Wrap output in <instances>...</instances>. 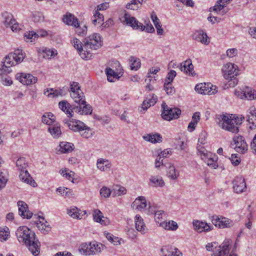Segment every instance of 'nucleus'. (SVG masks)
<instances>
[{
	"mask_svg": "<svg viewBox=\"0 0 256 256\" xmlns=\"http://www.w3.org/2000/svg\"><path fill=\"white\" fill-rule=\"evenodd\" d=\"M18 240L23 243L34 256H37L40 252V242L36 238L34 232L27 226H20L16 232Z\"/></svg>",
	"mask_w": 256,
	"mask_h": 256,
	"instance_id": "f257e3e1",
	"label": "nucleus"
},
{
	"mask_svg": "<svg viewBox=\"0 0 256 256\" xmlns=\"http://www.w3.org/2000/svg\"><path fill=\"white\" fill-rule=\"evenodd\" d=\"M244 116H228L220 114L217 116V123L222 128L232 133H237L239 131L238 126L242 120Z\"/></svg>",
	"mask_w": 256,
	"mask_h": 256,
	"instance_id": "f03ea898",
	"label": "nucleus"
},
{
	"mask_svg": "<svg viewBox=\"0 0 256 256\" xmlns=\"http://www.w3.org/2000/svg\"><path fill=\"white\" fill-rule=\"evenodd\" d=\"M222 72L224 78L228 80L224 84V88H234L237 85L238 80L236 76L239 74L238 67L237 65L228 62L222 66Z\"/></svg>",
	"mask_w": 256,
	"mask_h": 256,
	"instance_id": "7ed1b4c3",
	"label": "nucleus"
},
{
	"mask_svg": "<svg viewBox=\"0 0 256 256\" xmlns=\"http://www.w3.org/2000/svg\"><path fill=\"white\" fill-rule=\"evenodd\" d=\"M26 56L25 53L21 49H17L12 53L9 54L5 57L2 62V68L6 70V72L9 73L10 70H8L12 66L18 64L23 61Z\"/></svg>",
	"mask_w": 256,
	"mask_h": 256,
	"instance_id": "20e7f679",
	"label": "nucleus"
},
{
	"mask_svg": "<svg viewBox=\"0 0 256 256\" xmlns=\"http://www.w3.org/2000/svg\"><path fill=\"white\" fill-rule=\"evenodd\" d=\"M232 242L225 240L220 245L218 246L216 242L208 243L206 248L208 251H212V256H228L230 250Z\"/></svg>",
	"mask_w": 256,
	"mask_h": 256,
	"instance_id": "39448f33",
	"label": "nucleus"
},
{
	"mask_svg": "<svg viewBox=\"0 0 256 256\" xmlns=\"http://www.w3.org/2000/svg\"><path fill=\"white\" fill-rule=\"evenodd\" d=\"M83 42V46L86 51L96 50L100 48L102 46V38L100 34L94 33L84 38Z\"/></svg>",
	"mask_w": 256,
	"mask_h": 256,
	"instance_id": "423d86ee",
	"label": "nucleus"
},
{
	"mask_svg": "<svg viewBox=\"0 0 256 256\" xmlns=\"http://www.w3.org/2000/svg\"><path fill=\"white\" fill-rule=\"evenodd\" d=\"M162 118L166 120H170L172 119H176L179 117L181 114V110L178 108H170L165 102L162 104Z\"/></svg>",
	"mask_w": 256,
	"mask_h": 256,
	"instance_id": "0eeeda50",
	"label": "nucleus"
},
{
	"mask_svg": "<svg viewBox=\"0 0 256 256\" xmlns=\"http://www.w3.org/2000/svg\"><path fill=\"white\" fill-rule=\"evenodd\" d=\"M78 106H73L74 110L80 114H90L92 111L90 105L87 104L84 97L80 99V101L74 102Z\"/></svg>",
	"mask_w": 256,
	"mask_h": 256,
	"instance_id": "6e6552de",
	"label": "nucleus"
},
{
	"mask_svg": "<svg viewBox=\"0 0 256 256\" xmlns=\"http://www.w3.org/2000/svg\"><path fill=\"white\" fill-rule=\"evenodd\" d=\"M121 22L134 29H140L142 30H144V26L138 22L135 18L132 16L128 12H125L124 16L120 18Z\"/></svg>",
	"mask_w": 256,
	"mask_h": 256,
	"instance_id": "1a4fd4ad",
	"label": "nucleus"
},
{
	"mask_svg": "<svg viewBox=\"0 0 256 256\" xmlns=\"http://www.w3.org/2000/svg\"><path fill=\"white\" fill-rule=\"evenodd\" d=\"M216 86L210 83L199 84L196 86V90L200 94L212 95L217 92Z\"/></svg>",
	"mask_w": 256,
	"mask_h": 256,
	"instance_id": "9d476101",
	"label": "nucleus"
},
{
	"mask_svg": "<svg viewBox=\"0 0 256 256\" xmlns=\"http://www.w3.org/2000/svg\"><path fill=\"white\" fill-rule=\"evenodd\" d=\"M72 44L74 48L77 50L80 56L82 59L88 60L92 57V54L91 51H86L82 42L78 39L74 38Z\"/></svg>",
	"mask_w": 256,
	"mask_h": 256,
	"instance_id": "9b49d317",
	"label": "nucleus"
},
{
	"mask_svg": "<svg viewBox=\"0 0 256 256\" xmlns=\"http://www.w3.org/2000/svg\"><path fill=\"white\" fill-rule=\"evenodd\" d=\"M71 98L74 100L80 101V99L84 98V93L80 90V87L77 82H72L70 83V90H69Z\"/></svg>",
	"mask_w": 256,
	"mask_h": 256,
	"instance_id": "f8f14e48",
	"label": "nucleus"
},
{
	"mask_svg": "<svg viewBox=\"0 0 256 256\" xmlns=\"http://www.w3.org/2000/svg\"><path fill=\"white\" fill-rule=\"evenodd\" d=\"M16 78L24 85H30L36 84L38 78L30 74L18 73L16 75Z\"/></svg>",
	"mask_w": 256,
	"mask_h": 256,
	"instance_id": "ddd939ff",
	"label": "nucleus"
},
{
	"mask_svg": "<svg viewBox=\"0 0 256 256\" xmlns=\"http://www.w3.org/2000/svg\"><path fill=\"white\" fill-rule=\"evenodd\" d=\"M233 141L236 144L235 150L236 152L244 154L248 150V144L242 136H236L233 138Z\"/></svg>",
	"mask_w": 256,
	"mask_h": 256,
	"instance_id": "4468645a",
	"label": "nucleus"
},
{
	"mask_svg": "<svg viewBox=\"0 0 256 256\" xmlns=\"http://www.w3.org/2000/svg\"><path fill=\"white\" fill-rule=\"evenodd\" d=\"M18 206L19 214L23 218L30 219L32 218V213L28 210V204L25 202L21 200L18 201Z\"/></svg>",
	"mask_w": 256,
	"mask_h": 256,
	"instance_id": "2eb2a0df",
	"label": "nucleus"
},
{
	"mask_svg": "<svg viewBox=\"0 0 256 256\" xmlns=\"http://www.w3.org/2000/svg\"><path fill=\"white\" fill-rule=\"evenodd\" d=\"M233 188L236 193H240L246 188L244 179L242 177H236L233 180Z\"/></svg>",
	"mask_w": 256,
	"mask_h": 256,
	"instance_id": "dca6fc26",
	"label": "nucleus"
},
{
	"mask_svg": "<svg viewBox=\"0 0 256 256\" xmlns=\"http://www.w3.org/2000/svg\"><path fill=\"white\" fill-rule=\"evenodd\" d=\"M178 67L181 71L184 72L189 76H194L195 75L194 71V66L190 59L187 60L180 64Z\"/></svg>",
	"mask_w": 256,
	"mask_h": 256,
	"instance_id": "f3484780",
	"label": "nucleus"
},
{
	"mask_svg": "<svg viewBox=\"0 0 256 256\" xmlns=\"http://www.w3.org/2000/svg\"><path fill=\"white\" fill-rule=\"evenodd\" d=\"M178 67L181 71L184 72L189 76H194L195 75L194 71V66L190 59L187 60L180 64Z\"/></svg>",
	"mask_w": 256,
	"mask_h": 256,
	"instance_id": "a211bd4d",
	"label": "nucleus"
},
{
	"mask_svg": "<svg viewBox=\"0 0 256 256\" xmlns=\"http://www.w3.org/2000/svg\"><path fill=\"white\" fill-rule=\"evenodd\" d=\"M38 218L36 222V226L42 234H47L50 230L51 227L43 216H38Z\"/></svg>",
	"mask_w": 256,
	"mask_h": 256,
	"instance_id": "6ab92c4d",
	"label": "nucleus"
},
{
	"mask_svg": "<svg viewBox=\"0 0 256 256\" xmlns=\"http://www.w3.org/2000/svg\"><path fill=\"white\" fill-rule=\"evenodd\" d=\"M64 122L66 124H68L69 128L74 132H80L82 130V128L86 127V124L80 120L72 119L70 122H68L66 120Z\"/></svg>",
	"mask_w": 256,
	"mask_h": 256,
	"instance_id": "aec40b11",
	"label": "nucleus"
},
{
	"mask_svg": "<svg viewBox=\"0 0 256 256\" xmlns=\"http://www.w3.org/2000/svg\"><path fill=\"white\" fill-rule=\"evenodd\" d=\"M192 37L194 40L206 45L210 42L206 34L202 30H196L192 34Z\"/></svg>",
	"mask_w": 256,
	"mask_h": 256,
	"instance_id": "412c9836",
	"label": "nucleus"
},
{
	"mask_svg": "<svg viewBox=\"0 0 256 256\" xmlns=\"http://www.w3.org/2000/svg\"><path fill=\"white\" fill-rule=\"evenodd\" d=\"M160 251L164 256H182V254L178 248L172 246H166L162 248Z\"/></svg>",
	"mask_w": 256,
	"mask_h": 256,
	"instance_id": "4be33fe9",
	"label": "nucleus"
},
{
	"mask_svg": "<svg viewBox=\"0 0 256 256\" xmlns=\"http://www.w3.org/2000/svg\"><path fill=\"white\" fill-rule=\"evenodd\" d=\"M148 184L150 186L155 188H162L164 186L165 182L163 178L159 176H152L149 178Z\"/></svg>",
	"mask_w": 256,
	"mask_h": 256,
	"instance_id": "5701e85b",
	"label": "nucleus"
},
{
	"mask_svg": "<svg viewBox=\"0 0 256 256\" xmlns=\"http://www.w3.org/2000/svg\"><path fill=\"white\" fill-rule=\"evenodd\" d=\"M44 94L48 98L62 96L66 95V92L64 88L60 89L48 88L44 90Z\"/></svg>",
	"mask_w": 256,
	"mask_h": 256,
	"instance_id": "b1692460",
	"label": "nucleus"
},
{
	"mask_svg": "<svg viewBox=\"0 0 256 256\" xmlns=\"http://www.w3.org/2000/svg\"><path fill=\"white\" fill-rule=\"evenodd\" d=\"M62 20L63 22L68 26H71L74 27L78 26V19L72 14L67 13L64 15Z\"/></svg>",
	"mask_w": 256,
	"mask_h": 256,
	"instance_id": "393cba45",
	"label": "nucleus"
},
{
	"mask_svg": "<svg viewBox=\"0 0 256 256\" xmlns=\"http://www.w3.org/2000/svg\"><path fill=\"white\" fill-rule=\"evenodd\" d=\"M59 108L66 114L68 116L71 118L72 116V112H74L73 109V106H71L67 101L62 100L58 104Z\"/></svg>",
	"mask_w": 256,
	"mask_h": 256,
	"instance_id": "a878e982",
	"label": "nucleus"
},
{
	"mask_svg": "<svg viewBox=\"0 0 256 256\" xmlns=\"http://www.w3.org/2000/svg\"><path fill=\"white\" fill-rule=\"evenodd\" d=\"M20 173L19 176L22 182L35 186L36 183L31 177L27 170H24V172H20Z\"/></svg>",
	"mask_w": 256,
	"mask_h": 256,
	"instance_id": "bb28decb",
	"label": "nucleus"
},
{
	"mask_svg": "<svg viewBox=\"0 0 256 256\" xmlns=\"http://www.w3.org/2000/svg\"><path fill=\"white\" fill-rule=\"evenodd\" d=\"M134 222L136 230L142 234H144L146 231V228L143 218L140 215L136 214L134 218Z\"/></svg>",
	"mask_w": 256,
	"mask_h": 256,
	"instance_id": "cd10ccee",
	"label": "nucleus"
},
{
	"mask_svg": "<svg viewBox=\"0 0 256 256\" xmlns=\"http://www.w3.org/2000/svg\"><path fill=\"white\" fill-rule=\"evenodd\" d=\"M144 139L153 144L160 142L162 141V138L158 133L147 134L143 136Z\"/></svg>",
	"mask_w": 256,
	"mask_h": 256,
	"instance_id": "c85d7f7f",
	"label": "nucleus"
},
{
	"mask_svg": "<svg viewBox=\"0 0 256 256\" xmlns=\"http://www.w3.org/2000/svg\"><path fill=\"white\" fill-rule=\"evenodd\" d=\"M132 206L133 208L141 210L146 206V202L144 196H139L132 202Z\"/></svg>",
	"mask_w": 256,
	"mask_h": 256,
	"instance_id": "c756f323",
	"label": "nucleus"
},
{
	"mask_svg": "<svg viewBox=\"0 0 256 256\" xmlns=\"http://www.w3.org/2000/svg\"><path fill=\"white\" fill-rule=\"evenodd\" d=\"M158 100L157 96L152 94L150 96V98H146V100H144L142 104V108L144 110H146L149 107L152 106H154L156 102Z\"/></svg>",
	"mask_w": 256,
	"mask_h": 256,
	"instance_id": "7c9ffc66",
	"label": "nucleus"
},
{
	"mask_svg": "<svg viewBox=\"0 0 256 256\" xmlns=\"http://www.w3.org/2000/svg\"><path fill=\"white\" fill-rule=\"evenodd\" d=\"M48 131L54 138H58L62 134L60 126L57 124L50 125L48 128Z\"/></svg>",
	"mask_w": 256,
	"mask_h": 256,
	"instance_id": "2f4dec72",
	"label": "nucleus"
},
{
	"mask_svg": "<svg viewBox=\"0 0 256 256\" xmlns=\"http://www.w3.org/2000/svg\"><path fill=\"white\" fill-rule=\"evenodd\" d=\"M193 224L196 230L200 232L204 231L208 232L211 229L210 226L205 222L196 220L193 222Z\"/></svg>",
	"mask_w": 256,
	"mask_h": 256,
	"instance_id": "473e14b6",
	"label": "nucleus"
},
{
	"mask_svg": "<svg viewBox=\"0 0 256 256\" xmlns=\"http://www.w3.org/2000/svg\"><path fill=\"white\" fill-rule=\"evenodd\" d=\"M93 218L95 222L102 224L106 225L108 219L104 216L102 213L98 209L95 210L93 212Z\"/></svg>",
	"mask_w": 256,
	"mask_h": 256,
	"instance_id": "72a5a7b5",
	"label": "nucleus"
},
{
	"mask_svg": "<svg viewBox=\"0 0 256 256\" xmlns=\"http://www.w3.org/2000/svg\"><path fill=\"white\" fill-rule=\"evenodd\" d=\"M212 154H210L208 156L202 158V159L203 160L208 166L216 169L218 166V164L216 162L218 158L216 156L215 154L212 157Z\"/></svg>",
	"mask_w": 256,
	"mask_h": 256,
	"instance_id": "f704fd0d",
	"label": "nucleus"
},
{
	"mask_svg": "<svg viewBox=\"0 0 256 256\" xmlns=\"http://www.w3.org/2000/svg\"><path fill=\"white\" fill-rule=\"evenodd\" d=\"M96 166L102 172L106 171L111 167V164L108 161L103 158H99L97 160Z\"/></svg>",
	"mask_w": 256,
	"mask_h": 256,
	"instance_id": "c9c22d12",
	"label": "nucleus"
},
{
	"mask_svg": "<svg viewBox=\"0 0 256 256\" xmlns=\"http://www.w3.org/2000/svg\"><path fill=\"white\" fill-rule=\"evenodd\" d=\"M166 176L170 180H174L178 178L180 172L174 165H170L167 170Z\"/></svg>",
	"mask_w": 256,
	"mask_h": 256,
	"instance_id": "e433bc0d",
	"label": "nucleus"
},
{
	"mask_svg": "<svg viewBox=\"0 0 256 256\" xmlns=\"http://www.w3.org/2000/svg\"><path fill=\"white\" fill-rule=\"evenodd\" d=\"M74 146L72 144L62 142L60 144V150L62 153H68L74 150Z\"/></svg>",
	"mask_w": 256,
	"mask_h": 256,
	"instance_id": "4c0bfd02",
	"label": "nucleus"
},
{
	"mask_svg": "<svg viewBox=\"0 0 256 256\" xmlns=\"http://www.w3.org/2000/svg\"><path fill=\"white\" fill-rule=\"evenodd\" d=\"M16 166L19 172H24V170H27L28 166V162L26 158L23 157L19 158L16 162Z\"/></svg>",
	"mask_w": 256,
	"mask_h": 256,
	"instance_id": "58836bf2",
	"label": "nucleus"
},
{
	"mask_svg": "<svg viewBox=\"0 0 256 256\" xmlns=\"http://www.w3.org/2000/svg\"><path fill=\"white\" fill-rule=\"evenodd\" d=\"M2 18L3 22L6 27H9L16 21L12 14L10 12H4L2 14Z\"/></svg>",
	"mask_w": 256,
	"mask_h": 256,
	"instance_id": "ea45409f",
	"label": "nucleus"
},
{
	"mask_svg": "<svg viewBox=\"0 0 256 256\" xmlns=\"http://www.w3.org/2000/svg\"><path fill=\"white\" fill-rule=\"evenodd\" d=\"M90 243H82V244L78 248L79 252L84 256L92 255V252L90 248Z\"/></svg>",
	"mask_w": 256,
	"mask_h": 256,
	"instance_id": "a19ab883",
	"label": "nucleus"
},
{
	"mask_svg": "<svg viewBox=\"0 0 256 256\" xmlns=\"http://www.w3.org/2000/svg\"><path fill=\"white\" fill-rule=\"evenodd\" d=\"M151 18L156 29L157 34L158 35H162L164 32V30L162 28V24L160 20L156 14H152Z\"/></svg>",
	"mask_w": 256,
	"mask_h": 256,
	"instance_id": "79ce46f5",
	"label": "nucleus"
},
{
	"mask_svg": "<svg viewBox=\"0 0 256 256\" xmlns=\"http://www.w3.org/2000/svg\"><path fill=\"white\" fill-rule=\"evenodd\" d=\"M160 226L162 227L165 230H176L178 228L177 223L173 220L160 222Z\"/></svg>",
	"mask_w": 256,
	"mask_h": 256,
	"instance_id": "37998d69",
	"label": "nucleus"
},
{
	"mask_svg": "<svg viewBox=\"0 0 256 256\" xmlns=\"http://www.w3.org/2000/svg\"><path fill=\"white\" fill-rule=\"evenodd\" d=\"M245 99L252 100L256 98V90L251 88L245 86Z\"/></svg>",
	"mask_w": 256,
	"mask_h": 256,
	"instance_id": "c03bdc74",
	"label": "nucleus"
},
{
	"mask_svg": "<svg viewBox=\"0 0 256 256\" xmlns=\"http://www.w3.org/2000/svg\"><path fill=\"white\" fill-rule=\"evenodd\" d=\"M56 192L65 197L71 198L73 196L72 191L67 188L60 187L56 189Z\"/></svg>",
	"mask_w": 256,
	"mask_h": 256,
	"instance_id": "a18cd8bd",
	"label": "nucleus"
},
{
	"mask_svg": "<svg viewBox=\"0 0 256 256\" xmlns=\"http://www.w3.org/2000/svg\"><path fill=\"white\" fill-rule=\"evenodd\" d=\"M112 194L114 196H118L121 195H124L126 193V189L122 186H116L112 189Z\"/></svg>",
	"mask_w": 256,
	"mask_h": 256,
	"instance_id": "49530a36",
	"label": "nucleus"
},
{
	"mask_svg": "<svg viewBox=\"0 0 256 256\" xmlns=\"http://www.w3.org/2000/svg\"><path fill=\"white\" fill-rule=\"evenodd\" d=\"M130 60L131 62L130 69L132 70H137L140 67V60L134 56H130Z\"/></svg>",
	"mask_w": 256,
	"mask_h": 256,
	"instance_id": "de8ad7c7",
	"label": "nucleus"
},
{
	"mask_svg": "<svg viewBox=\"0 0 256 256\" xmlns=\"http://www.w3.org/2000/svg\"><path fill=\"white\" fill-rule=\"evenodd\" d=\"M10 236V230L6 227L0 228V241L4 242Z\"/></svg>",
	"mask_w": 256,
	"mask_h": 256,
	"instance_id": "09e8293b",
	"label": "nucleus"
},
{
	"mask_svg": "<svg viewBox=\"0 0 256 256\" xmlns=\"http://www.w3.org/2000/svg\"><path fill=\"white\" fill-rule=\"evenodd\" d=\"M60 174L68 180L74 182V173L68 168L62 169L60 170Z\"/></svg>",
	"mask_w": 256,
	"mask_h": 256,
	"instance_id": "8fccbe9b",
	"label": "nucleus"
},
{
	"mask_svg": "<svg viewBox=\"0 0 256 256\" xmlns=\"http://www.w3.org/2000/svg\"><path fill=\"white\" fill-rule=\"evenodd\" d=\"M68 214L74 218L81 219L82 216L78 212V208L76 207H72L70 208L68 210Z\"/></svg>",
	"mask_w": 256,
	"mask_h": 256,
	"instance_id": "3c124183",
	"label": "nucleus"
},
{
	"mask_svg": "<svg viewBox=\"0 0 256 256\" xmlns=\"http://www.w3.org/2000/svg\"><path fill=\"white\" fill-rule=\"evenodd\" d=\"M90 248L92 252V255L98 254L102 251V245L100 244H98L96 242H90Z\"/></svg>",
	"mask_w": 256,
	"mask_h": 256,
	"instance_id": "603ef678",
	"label": "nucleus"
},
{
	"mask_svg": "<svg viewBox=\"0 0 256 256\" xmlns=\"http://www.w3.org/2000/svg\"><path fill=\"white\" fill-rule=\"evenodd\" d=\"M80 134L82 137L85 138H91L93 135V132L88 126L86 125L84 128H82V130L80 132Z\"/></svg>",
	"mask_w": 256,
	"mask_h": 256,
	"instance_id": "864d4df0",
	"label": "nucleus"
},
{
	"mask_svg": "<svg viewBox=\"0 0 256 256\" xmlns=\"http://www.w3.org/2000/svg\"><path fill=\"white\" fill-rule=\"evenodd\" d=\"M57 54L56 50L45 48L42 50V57L46 59H50Z\"/></svg>",
	"mask_w": 256,
	"mask_h": 256,
	"instance_id": "5fc2aeb1",
	"label": "nucleus"
},
{
	"mask_svg": "<svg viewBox=\"0 0 256 256\" xmlns=\"http://www.w3.org/2000/svg\"><path fill=\"white\" fill-rule=\"evenodd\" d=\"M104 21V16L100 14L99 12L96 11L95 14L93 16L92 22L95 26L97 24H100L101 22Z\"/></svg>",
	"mask_w": 256,
	"mask_h": 256,
	"instance_id": "6e6d98bb",
	"label": "nucleus"
},
{
	"mask_svg": "<svg viewBox=\"0 0 256 256\" xmlns=\"http://www.w3.org/2000/svg\"><path fill=\"white\" fill-rule=\"evenodd\" d=\"M74 28L76 29V32L78 36H83L86 34L88 28L86 25L82 26L78 23V26Z\"/></svg>",
	"mask_w": 256,
	"mask_h": 256,
	"instance_id": "4d7b16f0",
	"label": "nucleus"
},
{
	"mask_svg": "<svg viewBox=\"0 0 256 256\" xmlns=\"http://www.w3.org/2000/svg\"><path fill=\"white\" fill-rule=\"evenodd\" d=\"M164 89L168 94L172 95L175 92L174 87L172 86V83L170 82H164Z\"/></svg>",
	"mask_w": 256,
	"mask_h": 256,
	"instance_id": "13d9d810",
	"label": "nucleus"
},
{
	"mask_svg": "<svg viewBox=\"0 0 256 256\" xmlns=\"http://www.w3.org/2000/svg\"><path fill=\"white\" fill-rule=\"evenodd\" d=\"M196 148L201 158L208 156V155L209 154H208L207 150L201 144H198Z\"/></svg>",
	"mask_w": 256,
	"mask_h": 256,
	"instance_id": "bf43d9fd",
	"label": "nucleus"
},
{
	"mask_svg": "<svg viewBox=\"0 0 256 256\" xmlns=\"http://www.w3.org/2000/svg\"><path fill=\"white\" fill-rule=\"evenodd\" d=\"M112 192L106 186H103L100 190L101 196L106 198H108Z\"/></svg>",
	"mask_w": 256,
	"mask_h": 256,
	"instance_id": "052dcab7",
	"label": "nucleus"
},
{
	"mask_svg": "<svg viewBox=\"0 0 256 256\" xmlns=\"http://www.w3.org/2000/svg\"><path fill=\"white\" fill-rule=\"evenodd\" d=\"M8 180V178L2 172H0V190L6 186Z\"/></svg>",
	"mask_w": 256,
	"mask_h": 256,
	"instance_id": "680f3d73",
	"label": "nucleus"
},
{
	"mask_svg": "<svg viewBox=\"0 0 256 256\" xmlns=\"http://www.w3.org/2000/svg\"><path fill=\"white\" fill-rule=\"evenodd\" d=\"M176 72L174 70H170L168 74L165 82H170L172 83L174 78L176 77Z\"/></svg>",
	"mask_w": 256,
	"mask_h": 256,
	"instance_id": "e2e57ef3",
	"label": "nucleus"
},
{
	"mask_svg": "<svg viewBox=\"0 0 256 256\" xmlns=\"http://www.w3.org/2000/svg\"><path fill=\"white\" fill-rule=\"evenodd\" d=\"M245 87L243 89L238 88L234 90V94L236 96L241 99H245Z\"/></svg>",
	"mask_w": 256,
	"mask_h": 256,
	"instance_id": "0e129e2a",
	"label": "nucleus"
},
{
	"mask_svg": "<svg viewBox=\"0 0 256 256\" xmlns=\"http://www.w3.org/2000/svg\"><path fill=\"white\" fill-rule=\"evenodd\" d=\"M238 156V154H232L231 158H230L232 164L234 166L238 165L240 162V158Z\"/></svg>",
	"mask_w": 256,
	"mask_h": 256,
	"instance_id": "69168bd1",
	"label": "nucleus"
},
{
	"mask_svg": "<svg viewBox=\"0 0 256 256\" xmlns=\"http://www.w3.org/2000/svg\"><path fill=\"white\" fill-rule=\"evenodd\" d=\"M230 220L226 218H220V228H227L230 226Z\"/></svg>",
	"mask_w": 256,
	"mask_h": 256,
	"instance_id": "338daca9",
	"label": "nucleus"
},
{
	"mask_svg": "<svg viewBox=\"0 0 256 256\" xmlns=\"http://www.w3.org/2000/svg\"><path fill=\"white\" fill-rule=\"evenodd\" d=\"M2 84L5 86H10L12 84V80L8 76H2L1 78Z\"/></svg>",
	"mask_w": 256,
	"mask_h": 256,
	"instance_id": "774afa93",
	"label": "nucleus"
}]
</instances>
